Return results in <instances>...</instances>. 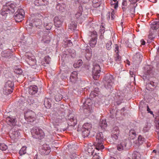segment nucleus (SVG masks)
I'll return each instance as SVG.
<instances>
[{
  "mask_svg": "<svg viewBox=\"0 0 159 159\" xmlns=\"http://www.w3.org/2000/svg\"><path fill=\"white\" fill-rule=\"evenodd\" d=\"M51 58L48 56L45 57L44 58V60L47 64H49L50 62V60Z\"/></svg>",
  "mask_w": 159,
  "mask_h": 159,
  "instance_id": "obj_51",
  "label": "nucleus"
},
{
  "mask_svg": "<svg viewBox=\"0 0 159 159\" xmlns=\"http://www.w3.org/2000/svg\"><path fill=\"white\" fill-rule=\"evenodd\" d=\"M147 111L148 113H149L152 115H153V113L152 111H151L150 109L149 108V107L148 106H147Z\"/></svg>",
  "mask_w": 159,
  "mask_h": 159,
  "instance_id": "obj_59",
  "label": "nucleus"
},
{
  "mask_svg": "<svg viewBox=\"0 0 159 159\" xmlns=\"http://www.w3.org/2000/svg\"><path fill=\"white\" fill-rule=\"evenodd\" d=\"M84 52L86 59L89 60L92 57V51L90 48L88 47L86 48Z\"/></svg>",
  "mask_w": 159,
  "mask_h": 159,
  "instance_id": "obj_15",
  "label": "nucleus"
},
{
  "mask_svg": "<svg viewBox=\"0 0 159 159\" xmlns=\"http://www.w3.org/2000/svg\"><path fill=\"white\" fill-rule=\"evenodd\" d=\"M53 20L55 26L57 28H60L62 25L64 19L62 16H57L55 17Z\"/></svg>",
  "mask_w": 159,
  "mask_h": 159,
  "instance_id": "obj_11",
  "label": "nucleus"
},
{
  "mask_svg": "<svg viewBox=\"0 0 159 159\" xmlns=\"http://www.w3.org/2000/svg\"><path fill=\"white\" fill-rule=\"evenodd\" d=\"M119 47L118 44H116L115 45V51L116 54L118 53L119 52Z\"/></svg>",
  "mask_w": 159,
  "mask_h": 159,
  "instance_id": "obj_53",
  "label": "nucleus"
},
{
  "mask_svg": "<svg viewBox=\"0 0 159 159\" xmlns=\"http://www.w3.org/2000/svg\"><path fill=\"white\" fill-rule=\"evenodd\" d=\"M141 44L142 45L145 44V42L143 39H142L141 40Z\"/></svg>",
  "mask_w": 159,
  "mask_h": 159,
  "instance_id": "obj_62",
  "label": "nucleus"
},
{
  "mask_svg": "<svg viewBox=\"0 0 159 159\" xmlns=\"http://www.w3.org/2000/svg\"><path fill=\"white\" fill-rule=\"evenodd\" d=\"M37 34L40 36H42V41L44 43H49L51 40L52 33L49 31H44L39 30L38 31Z\"/></svg>",
  "mask_w": 159,
  "mask_h": 159,
  "instance_id": "obj_1",
  "label": "nucleus"
},
{
  "mask_svg": "<svg viewBox=\"0 0 159 159\" xmlns=\"http://www.w3.org/2000/svg\"><path fill=\"white\" fill-rule=\"evenodd\" d=\"M103 140V136L102 132L98 133L96 136V140L94 145L96 146V149L99 150L104 148V146L102 142Z\"/></svg>",
  "mask_w": 159,
  "mask_h": 159,
  "instance_id": "obj_4",
  "label": "nucleus"
},
{
  "mask_svg": "<svg viewBox=\"0 0 159 159\" xmlns=\"http://www.w3.org/2000/svg\"><path fill=\"white\" fill-rule=\"evenodd\" d=\"M5 6H7V9L9 10L10 12H13L14 11V8L16 7V5L13 3L11 2H9L7 3H6Z\"/></svg>",
  "mask_w": 159,
  "mask_h": 159,
  "instance_id": "obj_19",
  "label": "nucleus"
},
{
  "mask_svg": "<svg viewBox=\"0 0 159 159\" xmlns=\"http://www.w3.org/2000/svg\"><path fill=\"white\" fill-rule=\"evenodd\" d=\"M104 85L105 87L107 89H109L111 90L113 84V76L110 75H106L104 78Z\"/></svg>",
  "mask_w": 159,
  "mask_h": 159,
  "instance_id": "obj_5",
  "label": "nucleus"
},
{
  "mask_svg": "<svg viewBox=\"0 0 159 159\" xmlns=\"http://www.w3.org/2000/svg\"><path fill=\"white\" fill-rule=\"evenodd\" d=\"M25 16V11L22 9H19L14 14V16L16 22H20L23 20Z\"/></svg>",
  "mask_w": 159,
  "mask_h": 159,
  "instance_id": "obj_8",
  "label": "nucleus"
},
{
  "mask_svg": "<svg viewBox=\"0 0 159 159\" xmlns=\"http://www.w3.org/2000/svg\"><path fill=\"white\" fill-rule=\"evenodd\" d=\"M68 119L69 121L68 122L70 125L74 126L76 125L77 120L74 114H70L68 116Z\"/></svg>",
  "mask_w": 159,
  "mask_h": 159,
  "instance_id": "obj_12",
  "label": "nucleus"
},
{
  "mask_svg": "<svg viewBox=\"0 0 159 159\" xmlns=\"http://www.w3.org/2000/svg\"><path fill=\"white\" fill-rule=\"evenodd\" d=\"M137 57H139V61H141V59H142V57H143V56H142L140 54H137V56H136Z\"/></svg>",
  "mask_w": 159,
  "mask_h": 159,
  "instance_id": "obj_60",
  "label": "nucleus"
},
{
  "mask_svg": "<svg viewBox=\"0 0 159 159\" xmlns=\"http://www.w3.org/2000/svg\"><path fill=\"white\" fill-rule=\"evenodd\" d=\"M77 25L75 22H72L69 25V29L71 30H75L76 28Z\"/></svg>",
  "mask_w": 159,
  "mask_h": 159,
  "instance_id": "obj_37",
  "label": "nucleus"
},
{
  "mask_svg": "<svg viewBox=\"0 0 159 159\" xmlns=\"http://www.w3.org/2000/svg\"><path fill=\"white\" fill-rule=\"evenodd\" d=\"M141 155L140 153L137 151H134L132 154V159H140Z\"/></svg>",
  "mask_w": 159,
  "mask_h": 159,
  "instance_id": "obj_29",
  "label": "nucleus"
},
{
  "mask_svg": "<svg viewBox=\"0 0 159 159\" xmlns=\"http://www.w3.org/2000/svg\"><path fill=\"white\" fill-rule=\"evenodd\" d=\"M34 2L36 6L44 5L47 4L48 0H35Z\"/></svg>",
  "mask_w": 159,
  "mask_h": 159,
  "instance_id": "obj_23",
  "label": "nucleus"
},
{
  "mask_svg": "<svg viewBox=\"0 0 159 159\" xmlns=\"http://www.w3.org/2000/svg\"><path fill=\"white\" fill-rule=\"evenodd\" d=\"M122 5L124 6H126L127 5L126 1H123L122 3Z\"/></svg>",
  "mask_w": 159,
  "mask_h": 159,
  "instance_id": "obj_63",
  "label": "nucleus"
},
{
  "mask_svg": "<svg viewBox=\"0 0 159 159\" xmlns=\"http://www.w3.org/2000/svg\"><path fill=\"white\" fill-rule=\"evenodd\" d=\"M5 86L13 89L14 87V83L11 81H8L6 83Z\"/></svg>",
  "mask_w": 159,
  "mask_h": 159,
  "instance_id": "obj_33",
  "label": "nucleus"
},
{
  "mask_svg": "<svg viewBox=\"0 0 159 159\" xmlns=\"http://www.w3.org/2000/svg\"><path fill=\"white\" fill-rule=\"evenodd\" d=\"M63 97V96L62 95L58 93L55 95V98L56 101L59 102L62 99Z\"/></svg>",
  "mask_w": 159,
  "mask_h": 159,
  "instance_id": "obj_41",
  "label": "nucleus"
},
{
  "mask_svg": "<svg viewBox=\"0 0 159 159\" xmlns=\"http://www.w3.org/2000/svg\"><path fill=\"white\" fill-rule=\"evenodd\" d=\"M101 29L100 30V32L102 35V33H104V32L105 28L104 26H102L100 27Z\"/></svg>",
  "mask_w": 159,
  "mask_h": 159,
  "instance_id": "obj_56",
  "label": "nucleus"
},
{
  "mask_svg": "<svg viewBox=\"0 0 159 159\" xmlns=\"http://www.w3.org/2000/svg\"><path fill=\"white\" fill-rule=\"evenodd\" d=\"M115 17V13L114 11L112 10L111 13V20H114Z\"/></svg>",
  "mask_w": 159,
  "mask_h": 159,
  "instance_id": "obj_52",
  "label": "nucleus"
},
{
  "mask_svg": "<svg viewBox=\"0 0 159 159\" xmlns=\"http://www.w3.org/2000/svg\"><path fill=\"white\" fill-rule=\"evenodd\" d=\"M145 141L144 138L141 135H139L138 137L136 143L139 145L142 144Z\"/></svg>",
  "mask_w": 159,
  "mask_h": 159,
  "instance_id": "obj_24",
  "label": "nucleus"
},
{
  "mask_svg": "<svg viewBox=\"0 0 159 159\" xmlns=\"http://www.w3.org/2000/svg\"><path fill=\"white\" fill-rule=\"evenodd\" d=\"M38 88L35 85H31L29 87V93L30 94H35L38 91Z\"/></svg>",
  "mask_w": 159,
  "mask_h": 159,
  "instance_id": "obj_16",
  "label": "nucleus"
},
{
  "mask_svg": "<svg viewBox=\"0 0 159 159\" xmlns=\"http://www.w3.org/2000/svg\"><path fill=\"white\" fill-rule=\"evenodd\" d=\"M7 148V146L4 143H0V150L5 151Z\"/></svg>",
  "mask_w": 159,
  "mask_h": 159,
  "instance_id": "obj_45",
  "label": "nucleus"
},
{
  "mask_svg": "<svg viewBox=\"0 0 159 159\" xmlns=\"http://www.w3.org/2000/svg\"><path fill=\"white\" fill-rule=\"evenodd\" d=\"M25 118L29 122H32L35 120L36 114L34 112L28 110L25 113Z\"/></svg>",
  "mask_w": 159,
  "mask_h": 159,
  "instance_id": "obj_7",
  "label": "nucleus"
},
{
  "mask_svg": "<svg viewBox=\"0 0 159 159\" xmlns=\"http://www.w3.org/2000/svg\"><path fill=\"white\" fill-rule=\"evenodd\" d=\"M97 153H95V155H93V157L92 159H100L99 156L97 155H96Z\"/></svg>",
  "mask_w": 159,
  "mask_h": 159,
  "instance_id": "obj_58",
  "label": "nucleus"
},
{
  "mask_svg": "<svg viewBox=\"0 0 159 159\" xmlns=\"http://www.w3.org/2000/svg\"><path fill=\"white\" fill-rule=\"evenodd\" d=\"M149 83L152 86V87L151 88V91H152V90L154 89V88L155 87V86L154 85V83L153 81H151Z\"/></svg>",
  "mask_w": 159,
  "mask_h": 159,
  "instance_id": "obj_55",
  "label": "nucleus"
},
{
  "mask_svg": "<svg viewBox=\"0 0 159 159\" xmlns=\"http://www.w3.org/2000/svg\"><path fill=\"white\" fill-rule=\"evenodd\" d=\"M81 11H78L75 15V16L76 18H78L81 16Z\"/></svg>",
  "mask_w": 159,
  "mask_h": 159,
  "instance_id": "obj_54",
  "label": "nucleus"
},
{
  "mask_svg": "<svg viewBox=\"0 0 159 159\" xmlns=\"http://www.w3.org/2000/svg\"><path fill=\"white\" fill-rule=\"evenodd\" d=\"M99 125L102 129H105L107 126L106 121L105 120H100Z\"/></svg>",
  "mask_w": 159,
  "mask_h": 159,
  "instance_id": "obj_28",
  "label": "nucleus"
},
{
  "mask_svg": "<svg viewBox=\"0 0 159 159\" xmlns=\"http://www.w3.org/2000/svg\"><path fill=\"white\" fill-rule=\"evenodd\" d=\"M113 1L115 2H116L115 3L113 4L114 5V8L116 9L118 7V1H117V0H113Z\"/></svg>",
  "mask_w": 159,
  "mask_h": 159,
  "instance_id": "obj_57",
  "label": "nucleus"
},
{
  "mask_svg": "<svg viewBox=\"0 0 159 159\" xmlns=\"http://www.w3.org/2000/svg\"><path fill=\"white\" fill-rule=\"evenodd\" d=\"M83 129H84L90 130V129L92 128V125L89 123H86L84 124L83 126Z\"/></svg>",
  "mask_w": 159,
  "mask_h": 159,
  "instance_id": "obj_34",
  "label": "nucleus"
},
{
  "mask_svg": "<svg viewBox=\"0 0 159 159\" xmlns=\"http://www.w3.org/2000/svg\"><path fill=\"white\" fill-rule=\"evenodd\" d=\"M155 37L154 34V31H152L151 30L148 35V39H150V41H152Z\"/></svg>",
  "mask_w": 159,
  "mask_h": 159,
  "instance_id": "obj_43",
  "label": "nucleus"
},
{
  "mask_svg": "<svg viewBox=\"0 0 159 159\" xmlns=\"http://www.w3.org/2000/svg\"><path fill=\"white\" fill-rule=\"evenodd\" d=\"M151 29L156 30L159 28V25L156 22L154 21L151 25Z\"/></svg>",
  "mask_w": 159,
  "mask_h": 159,
  "instance_id": "obj_32",
  "label": "nucleus"
},
{
  "mask_svg": "<svg viewBox=\"0 0 159 159\" xmlns=\"http://www.w3.org/2000/svg\"><path fill=\"white\" fill-rule=\"evenodd\" d=\"M90 132V130L86 129H83L82 130V135L84 137H86L88 136Z\"/></svg>",
  "mask_w": 159,
  "mask_h": 159,
  "instance_id": "obj_42",
  "label": "nucleus"
},
{
  "mask_svg": "<svg viewBox=\"0 0 159 159\" xmlns=\"http://www.w3.org/2000/svg\"><path fill=\"white\" fill-rule=\"evenodd\" d=\"M95 146H93L94 147L93 148L92 146H91V145H88L87 146V151L88 152V153L89 154H91L92 155H93V154L95 153V150L94 149L96 148V146L95 145ZM96 153L95 152V153Z\"/></svg>",
  "mask_w": 159,
  "mask_h": 159,
  "instance_id": "obj_25",
  "label": "nucleus"
},
{
  "mask_svg": "<svg viewBox=\"0 0 159 159\" xmlns=\"http://www.w3.org/2000/svg\"><path fill=\"white\" fill-rule=\"evenodd\" d=\"M107 15L108 16V20L110 19V12H108L107 14Z\"/></svg>",
  "mask_w": 159,
  "mask_h": 159,
  "instance_id": "obj_64",
  "label": "nucleus"
},
{
  "mask_svg": "<svg viewBox=\"0 0 159 159\" xmlns=\"http://www.w3.org/2000/svg\"><path fill=\"white\" fill-rule=\"evenodd\" d=\"M136 135V134L135 131L134 129H131L129 131V135L132 137L131 138L132 139H134V138L135 136Z\"/></svg>",
  "mask_w": 159,
  "mask_h": 159,
  "instance_id": "obj_40",
  "label": "nucleus"
},
{
  "mask_svg": "<svg viewBox=\"0 0 159 159\" xmlns=\"http://www.w3.org/2000/svg\"><path fill=\"white\" fill-rule=\"evenodd\" d=\"M119 134H111V137L113 141H115L118 139Z\"/></svg>",
  "mask_w": 159,
  "mask_h": 159,
  "instance_id": "obj_49",
  "label": "nucleus"
},
{
  "mask_svg": "<svg viewBox=\"0 0 159 159\" xmlns=\"http://www.w3.org/2000/svg\"><path fill=\"white\" fill-rule=\"evenodd\" d=\"M51 148L48 145L43 144L40 150V152L42 155H46L51 152Z\"/></svg>",
  "mask_w": 159,
  "mask_h": 159,
  "instance_id": "obj_13",
  "label": "nucleus"
},
{
  "mask_svg": "<svg viewBox=\"0 0 159 159\" xmlns=\"http://www.w3.org/2000/svg\"><path fill=\"white\" fill-rule=\"evenodd\" d=\"M48 99H45L44 104L45 106L47 108H49L51 106V104L49 102H48Z\"/></svg>",
  "mask_w": 159,
  "mask_h": 159,
  "instance_id": "obj_46",
  "label": "nucleus"
},
{
  "mask_svg": "<svg viewBox=\"0 0 159 159\" xmlns=\"http://www.w3.org/2000/svg\"><path fill=\"white\" fill-rule=\"evenodd\" d=\"M150 129V126L148 125H146L143 127L142 131L144 133H146L148 132Z\"/></svg>",
  "mask_w": 159,
  "mask_h": 159,
  "instance_id": "obj_47",
  "label": "nucleus"
},
{
  "mask_svg": "<svg viewBox=\"0 0 159 159\" xmlns=\"http://www.w3.org/2000/svg\"><path fill=\"white\" fill-rule=\"evenodd\" d=\"M26 147L24 146L22 147L21 148L20 150L19 153L20 155L21 156L25 154L26 152Z\"/></svg>",
  "mask_w": 159,
  "mask_h": 159,
  "instance_id": "obj_38",
  "label": "nucleus"
},
{
  "mask_svg": "<svg viewBox=\"0 0 159 159\" xmlns=\"http://www.w3.org/2000/svg\"><path fill=\"white\" fill-rule=\"evenodd\" d=\"M112 43L110 41H108L106 43V47L108 50H110L111 48Z\"/></svg>",
  "mask_w": 159,
  "mask_h": 159,
  "instance_id": "obj_48",
  "label": "nucleus"
},
{
  "mask_svg": "<svg viewBox=\"0 0 159 159\" xmlns=\"http://www.w3.org/2000/svg\"><path fill=\"white\" fill-rule=\"evenodd\" d=\"M20 134L17 130L12 131L9 135L10 138L12 139H14L18 138L20 135Z\"/></svg>",
  "mask_w": 159,
  "mask_h": 159,
  "instance_id": "obj_22",
  "label": "nucleus"
},
{
  "mask_svg": "<svg viewBox=\"0 0 159 159\" xmlns=\"http://www.w3.org/2000/svg\"><path fill=\"white\" fill-rule=\"evenodd\" d=\"M66 6L65 4L58 3L57 5L56 8L57 10L61 12H64L65 11V7Z\"/></svg>",
  "mask_w": 159,
  "mask_h": 159,
  "instance_id": "obj_27",
  "label": "nucleus"
},
{
  "mask_svg": "<svg viewBox=\"0 0 159 159\" xmlns=\"http://www.w3.org/2000/svg\"><path fill=\"white\" fill-rule=\"evenodd\" d=\"M44 19H46V22H44L43 25L44 27L46 28V30H50L52 27V24L50 22H49L48 20V19L46 17H44Z\"/></svg>",
  "mask_w": 159,
  "mask_h": 159,
  "instance_id": "obj_18",
  "label": "nucleus"
},
{
  "mask_svg": "<svg viewBox=\"0 0 159 159\" xmlns=\"http://www.w3.org/2000/svg\"><path fill=\"white\" fill-rule=\"evenodd\" d=\"M6 121L7 124L11 126L15 125L16 124V121L14 118L8 116L6 118Z\"/></svg>",
  "mask_w": 159,
  "mask_h": 159,
  "instance_id": "obj_14",
  "label": "nucleus"
},
{
  "mask_svg": "<svg viewBox=\"0 0 159 159\" xmlns=\"http://www.w3.org/2000/svg\"><path fill=\"white\" fill-rule=\"evenodd\" d=\"M152 86L149 83H148L146 89H147L148 90H149L148 89V88H150L151 89V87H152Z\"/></svg>",
  "mask_w": 159,
  "mask_h": 159,
  "instance_id": "obj_61",
  "label": "nucleus"
},
{
  "mask_svg": "<svg viewBox=\"0 0 159 159\" xmlns=\"http://www.w3.org/2000/svg\"><path fill=\"white\" fill-rule=\"evenodd\" d=\"M112 133L113 134H120V131L119 128L117 126H114L112 130Z\"/></svg>",
  "mask_w": 159,
  "mask_h": 159,
  "instance_id": "obj_36",
  "label": "nucleus"
},
{
  "mask_svg": "<svg viewBox=\"0 0 159 159\" xmlns=\"http://www.w3.org/2000/svg\"><path fill=\"white\" fill-rule=\"evenodd\" d=\"M90 36L91 38L89 42V45L91 47L93 48L95 47L97 42V32L95 31H93L91 33Z\"/></svg>",
  "mask_w": 159,
  "mask_h": 159,
  "instance_id": "obj_10",
  "label": "nucleus"
},
{
  "mask_svg": "<svg viewBox=\"0 0 159 159\" xmlns=\"http://www.w3.org/2000/svg\"><path fill=\"white\" fill-rule=\"evenodd\" d=\"M10 12L9 10L7 9V6L4 5L1 10V14L2 16H3L5 15L6 14H7L8 13H10Z\"/></svg>",
  "mask_w": 159,
  "mask_h": 159,
  "instance_id": "obj_26",
  "label": "nucleus"
},
{
  "mask_svg": "<svg viewBox=\"0 0 159 159\" xmlns=\"http://www.w3.org/2000/svg\"><path fill=\"white\" fill-rule=\"evenodd\" d=\"M127 143L125 141H122L118 144L117 146V149L119 151L127 149L126 148Z\"/></svg>",
  "mask_w": 159,
  "mask_h": 159,
  "instance_id": "obj_17",
  "label": "nucleus"
},
{
  "mask_svg": "<svg viewBox=\"0 0 159 159\" xmlns=\"http://www.w3.org/2000/svg\"><path fill=\"white\" fill-rule=\"evenodd\" d=\"M1 55L2 57L5 58H9L12 56V51L10 49H8L7 51L2 52L1 53Z\"/></svg>",
  "mask_w": 159,
  "mask_h": 159,
  "instance_id": "obj_20",
  "label": "nucleus"
},
{
  "mask_svg": "<svg viewBox=\"0 0 159 159\" xmlns=\"http://www.w3.org/2000/svg\"><path fill=\"white\" fill-rule=\"evenodd\" d=\"M13 90L12 89L5 86L3 89V93L6 95L10 94L12 92Z\"/></svg>",
  "mask_w": 159,
  "mask_h": 159,
  "instance_id": "obj_31",
  "label": "nucleus"
},
{
  "mask_svg": "<svg viewBox=\"0 0 159 159\" xmlns=\"http://www.w3.org/2000/svg\"><path fill=\"white\" fill-rule=\"evenodd\" d=\"M153 68L151 66H147L146 67L145 73L147 75H149L152 72Z\"/></svg>",
  "mask_w": 159,
  "mask_h": 159,
  "instance_id": "obj_35",
  "label": "nucleus"
},
{
  "mask_svg": "<svg viewBox=\"0 0 159 159\" xmlns=\"http://www.w3.org/2000/svg\"><path fill=\"white\" fill-rule=\"evenodd\" d=\"M158 115L156 118V120H157V124L156 125V131L159 132V111L158 113Z\"/></svg>",
  "mask_w": 159,
  "mask_h": 159,
  "instance_id": "obj_44",
  "label": "nucleus"
},
{
  "mask_svg": "<svg viewBox=\"0 0 159 159\" xmlns=\"http://www.w3.org/2000/svg\"><path fill=\"white\" fill-rule=\"evenodd\" d=\"M31 132L33 137L36 139H41L44 136V133L43 130L37 127H33L31 130Z\"/></svg>",
  "mask_w": 159,
  "mask_h": 159,
  "instance_id": "obj_3",
  "label": "nucleus"
},
{
  "mask_svg": "<svg viewBox=\"0 0 159 159\" xmlns=\"http://www.w3.org/2000/svg\"><path fill=\"white\" fill-rule=\"evenodd\" d=\"M115 60L118 63L120 62L121 57L120 56L118 53L116 54L115 56Z\"/></svg>",
  "mask_w": 159,
  "mask_h": 159,
  "instance_id": "obj_39",
  "label": "nucleus"
},
{
  "mask_svg": "<svg viewBox=\"0 0 159 159\" xmlns=\"http://www.w3.org/2000/svg\"><path fill=\"white\" fill-rule=\"evenodd\" d=\"M44 15L40 13H37L36 14L35 18L32 20V23H30V25H32V24L34 25L36 27L40 29L42 27V20L43 19Z\"/></svg>",
  "mask_w": 159,
  "mask_h": 159,
  "instance_id": "obj_2",
  "label": "nucleus"
},
{
  "mask_svg": "<svg viewBox=\"0 0 159 159\" xmlns=\"http://www.w3.org/2000/svg\"><path fill=\"white\" fill-rule=\"evenodd\" d=\"M100 67L98 64L93 66V71L92 76L93 79L95 80H98L100 76Z\"/></svg>",
  "mask_w": 159,
  "mask_h": 159,
  "instance_id": "obj_9",
  "label": "nucleus"
},
{
  "mask_svg": "<svg viewBox=\"0 0 159 159\" xmlns=\"http://www.w3.org/2000/svg\"><path fill=\"white\" fill-rule=\"evenodd\" d=\"M77 73L76 71L72 72L70 75V81L72 83H75L77 78Z\"/></svg>",
  "mask_w": 159,
  "mask_h": 159,
  "instance_id": "obj_21",
  "label": "nucleus"
},
{
  "mask_svg": "<svg viewBox=\"0 0 159 159\" xmlns=\"http://www.w3.org/2000/svg\"><path fill=\"white\" fill-rule=\"evenodd\" d=\"M101 0H93L92 1L93 6L94 7H99L100 5Z\"/></svg>",
  "mask_w": 159,
  "mask_h": 159,
  "instance_id": "obj_30",
  "label": "nucleus"
},
{
  "mask_svg": "<svg viewBox=\"0 0 159 159\" xmlns=\"http://www.w3.org/2000/svg\"><path fill=\"white\" fill-rule=\"evenodd\" d=\"M14 72L17 74H21L22 72V70L20 68L15 69L14 71Z\"/></svg>",
  "mask_w": 159,
  "mask_h": 159,
  "instance_id": "obj_50",
  "label": "nucleus"
},
{
  "mask_svg": "<svg viewBox=\"0 0 159 159\" xmlns=\"http://www.w3.org/2000/svg\"><path fill=\"white\" fill-rule=\"evenodd\" d=\"M84 111L86 114H90L93 110L92 102L90 99H88L85 101L83 105Z\"/></svg>",
  "mask_w": 159,
  "mask_h": 159,
  "instance_id": "obj_6",
  "label": "nucleus"
}]
</instances>
